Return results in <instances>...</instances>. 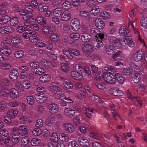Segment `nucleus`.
<instances>
[{
    "label": "nucleus",
    "mask_w": 147,
    "mask_h": 147,
    "mask_svg": "<svg viewBox=\"0 0 147 147\" xmlns=\"http://www.w3.org/2000/svg\"><path fill=\"white\" fill-rule=\"evenodd\" d=\"M103 79L109 84H113L116 81L115 76L107 72L103 73Z\"/></svg>",
    "instance_id": "obj_1"
},
{
    "label": "nucleus",
    "mask_w": 147,
    "mask_h": 147,
    "mask_svg": "<svg viewBox=\"0 0 147 147\" xmlns=\"http://www.w3.org/2000/svg\"><path fill=\"white\" fill-rule=\"evenodd\" d=\"M70 25L72 30L74 31L78 30L80 27V22L77 18H74L71 20Z\"/></svg>",
    "instance_id": "obj_2"
},
{
    "label": "nucleus",
    "mask_w": 147,
    "mask_h": 147,
    "mask_svg": "<svg viewBox=\"0 0 147 147\" xmlns=\"http://www.w3.org/2000/svg\"><path fill=\"white\" fill-rule=\"evenodd\" d=\"M47 97L46 94L40 92L36 94L35 98L37 102L39 103L42 104L46 101Z\"/></svg>",
    "instance_id": "obj_3"
},
{
    "label": "nucleus",
    "mask_w": 147,
    "mask_h": 147,
    "mask_svg": "<svg viewBox=\"0 0 147 147\" xmlns=\"http://www.w3.org/2000/svg\"><path fill=\"white\" fill-rule=\"evenodd\" d=\"M133 59L136 61H143L144 59V52L141 51H137L134 55Z\"/></svg>",
    "instance_id": "obj_4"
},
{
    "label": "nucleus",
    "mask_w": 147,
    "mask_h": 147,
    "mask_svg": "<svg viewBox=\"0 0 147 147\" xmlns=\"http://www.w3.org/2000/svg\"><path fill=\"white\" fill-rule=\"evenodd\" d=\"M109 93L111 94L117 96H122L123 94V92L119 90L117 88H113L109 91Z\"/></svg>",
    "instance_id": "obj_5"
},
{
    "label": "nucleus",
    "mask_w": 147,
    "mask_h": 147,
    "mask_svg": "<svg viewBox=\"0 0 147 147\" xmlns=\"http://www.w3.org/2000/svg\"><path fill=\"white\" fill-rule=\"evenodd\" d=\"M12 32V28L9 26H5L0 28V33L2 34H8Z\"/></svg>",
    "instance_id": "obj_6"
},
{
    "label": "nucleus",
    "mask_w": 147,
    "mask_h": 147,
    "mask_svg": "<svg viewBox=\"0 0 147 147\" xmlns=\"http://www.w3.org/2000/svg\"><path fill=\"white\" fill-rule=\"evenodd\" d=\"M48 108L49 112L53 114L57 113L58 111L59 108L55 104L52 103L48 106Z\"/></svg>",
    "instance_id": "obj_7"
},
{
    "label": "nucleus",
    "mask_w": 147,
    "mask_h": 147,
    "mask_svg": "<svg viewBox=\"0 0 147 147\" xmlns=\"http://www.w3.org/2000/svg\"><path fill=\"white\" fill-rule=\"evenodd\" d=\"M105 51L108 55H112L115 53L113 49V47L112 45H107L105 46Z\"/></svg>",
    "instance_id": "obj_8"
},
{
    "label": "nucleus",
    "mask_w": 147,
    "mask_h": 147,
    "mask_svg": "<svg viewBox=\"0 0 147 147\" xmlns=\"http://www.w3.org/2000/svg\"><path fill=\"white\" fill-rule=\"evenodd\" d=\"M71 16L70 12L67 10H65L62 14L61 16L62 20L63 21H68L70 19Z\"/></svg>",
    "instance_id": "obj_9"
},
{
    "label": "nucleus",
    "mask_w": 147,
    "mask_h": 147,
    "mask_svg": "<svg viewBox=\"0 0 147 147\" xmlns=\"http://www.w3.org/2000/svg\"><path fill=\"white\" fill-rule=\"evenodd\" d=\"M92 38L91 35L88 33L83 34L81 37L82 41L84 42H90Z\"/></svg>",
    "instance_id": "obj_10"
},
{
    "label": "nucleus",
    "mask_w": 147,
    "mask_h": 147,
    "mask_svg": "<svg viewBox=\"0 0 147 147\" xmlns=\"http://www.w3.org/2000/svg\"><path fill=\"white\" fill-rule=\"evenodd\" d=\"M94 23L96 27L99 29H102L105 26L104 22L100 18L96 19Z\"/></svg>",
    "instance_id": "obj_11"
},
{
    "label": "nucleus",
    "mask_w": 147,
    "mask_h": 147,
    "mask_svg": "<svg viewBox=\"0 0 147 147\" xmlns=\"http://www.w3.org/2000/svg\"><path fill=\"white\" fill-rule=\"evenodd\" d=\"M18 132L21 136H23L27 135L28 133V131L26 126L25 125L20 126L18 128Z\"/></svg>",
    "instance_id": "obj_12"
},
{
    "label": "nucleus",
    "mask_w": 147,
    "mask_h": 147,
    "mask_svg": "<svg viewBox=\"0 0 147 147\" xmlns=\"http://www.w3.org/2000/svg\"><path fill=\"white\" fill-rule=\"evenodd\" d=\"M18 75L19 73L18 71L16 69H12L10 73L9 77L11 80H15L17 79Z\"/></svg>",
    "instance_id": "obj_13"
},
{
    "label": "nucleus",
    "mask_w": 147,
    "mask_h": 147,
    "mask_svg": "<svg viewBox=\"0 0 147 147\" xmlns=\"http://www.w3.org/2000/svg\"><path fill=\"white\" fill-rule=\"evenodd\" d=\"M78 141L79 142L80 144L82 147H90L88 141L83 138H78Z\"/></svg>",
    "instance_id": "obj_14"
},
{
    "label": "nucleus",
    "mask_w": 147,
    "mask_h": 147,
    "mask_svg": "<svg viewBox=\"0 0 147 147\" xmlns=\"http://www.w3.org/2000/svg\"><path fill=\"white\" fill-rule=\"evenodd\" d=\"M123 41L125 44L131 47H132L134 46V44L132 40V39L130 36H126L125 37Z\"/></svg>",
    "instance_id": "obj_15"
},
{
    "label": "nucleus",
    "mask_w": 147,
    "mask_h": 147,
    "mask_svg": "<svg viewBox=\"0 0 147 147\" xmlns=\"http://www.w3.org/2000/svg\"><path fill=\"white\" fill-rule=\"evenodd\" d=\"M65 130L68 133H73L74 131V127L70 123H64L63 124Z\"/></svg>",
    "instance_id": "obj_16"
},
{
    "label": "nucleus",
    "mask_w": 147,
    "mask_h": 147,
    "mask_svg": "<svg viewBox=\"0 0 147 147\" xmlns=\"http://www.w3.org/2000/svg\"><path fill=\"white\" fill-rule=\"evenodd\" d=\"M71 75L72 77L74 79L80 81L83 79L82 75L79 73L75 71H71Z\"/></svg>",
    "instance_id": "obj_17"
},
{
    "label": "nucleus",
    "mask_w": 147,
    "mask_h": 147,
    "mask_svg": "<svg viewBox=\"0 0 147 147\" xmlns=\"http://www.w3.org/2000/svg\"><path fill=\"white\" fill-rule=\"evenodd\" d=\"M55 83L53 82L51 86L49 88V90L53 92L54 93H56L57 92H61V89L56 86H55L54 84Z\"/></svg>",
    "instance_id": "obj_18"
},
{
    "label": "nucleus",
    "mask_w": 147,
    "mask_h": 147,
    "mask_svg": "<svg viewBox=\"0 0 147 147\" xmlns=\"http://www.w3.org/2000/svg\"><path fill=\"white\" fill-rule=\"evenodd\" d=\"M0 52L4 55L7 56L11 54V51L8 47H2L0 49Z\"/></svg>",
    "instance_id": "obj_19"
},
{
    "label": "nucleus",
    "mask_w": 147,
    "mask_h": 147,
    "mask_svg": "<svg viewBox=\"0 0 147 147\" xmlns=\"http://www.w3.org/2000/svg\"><path fill=\"white\" fill-rule=\"evenodd\" d=\"M10 97L14 99L17 97L19 93L17 90L14 88H12L10 91Z\"/></svg>",
    "instance_id": "obj_20"
},
{
    "label": "nucleus",
    "mask_w": 147,
    "mask_h": 147,
    "mask_svg": "<svg viewBox=\"0 0 147 147\" xmlns=\"http://www.w3.org/2000/svg\"><path fill=\"white\" fill-rule=\"evenodd\" d=\"M81 49L83 52L86 53L89 51H92V49L89 44H85L82 45Z\"/></svg>",
    "instance_id": "obj_21"
},
{
    "label": "nucleus",
    "mask_w": 147,
    "mask_h": 147,
    "mask_svg": "<svg viewBox=\"0 0 147 147\" xmlns=\"http://www.w3.org/2000/svg\"><path fill=\"white\" fill-rule=\"evenodd\" d=\"M33 73L36 74L40 75L45 73L44 69L40 67L33 69H32Z\"/></svg>",
    "instance_id": "obj_22"
},
{
    "label": "nucleus",
    "mask_w": 147,
    "mask_h": 147,
    "mask_svg": "<svg viewBox=\"0 0 147 147\" xmlns=\"http://www.w3.org/2000/svg\"><path fill=\"white\" fill-rule=\"evenodd\" d=\"M95 39L96 40L94 43V45L95 46V49L96 50H100L103 47V43L102 41L96 39Z\"/></svg>",
    "instance_id": "obj_23"
},
{
    "label": "nucleus",
    "mask_w": 147,
    "mask_h": 147,
    "mask_svg": "<svg viewBox=\"0 0 147 147\" xmlns=\"http://www.w3.org/2000/svg\"><path fill=\"white\" fill-rule=\"evenodd\" d=\"M39 80L42 82H48L50 80V77L48 75L45 74L41 76L39 78Z\"/></svg>",
    "instance_id": "obj_24"
},
{
    "label": "nucleus",
    "mask_w": 147,
    "mask_h": 147,
    "mask_svg": "<svg viewBox=\"0 0 147 147\" xmlns=\"http://www.w3.org/2000/svg\"><path fill=\"white\" fill-rule=\"evenodd\" d=\"M10 19V17L8 16H2L0 19V24H7Z\"/></svg>",
    "instance_id": "obj_25"
},
{
    "label": "nucleus",
    "mask_w": 147,
    "mask_h": 147,
    "mask_svg": "<svg viewBox=\"0 0 147 147\" xmlns=\"http://www.w3.org/2000/svg\"><path fill=\"white\" fill-rule=\"evenodd\" d=\"M65 114L69 117H72L75 114V111L70 108H66L64 111Z\"/></svg>",
    "instance_id": "obj_26"
},
{
    "label": "nucleus",
    "mask_w": 147,
    "mask_h": 147,
    "mask_svg": "<svg viewBox=\"0 0 147 147\" xmlns=\"http://www.w3.org/2000/svg\"><path fill=\"white\" fill-rule=\"evenodd\" d=\"M63 53L65 55L67 58V59L69 60H71L73 59V55L70 53V49L69 51L63 49L62 50Z\"/></svg>",
    "instance_id": "obj_27"
},
{
    "label": "nucleus",
    "mask_w": 147,
    "mask_h": 147,
    "mask_svg": "<svg viewBox=\"0 0 147 147\" xmlns=\"http://www.w3.org/2000/svg\"><path fill=\"white\" fill-rule=\"evenodd\" d=\"M108 40L110 43L112 44H115L116 42H120L121 39L120 38L116 39V38L113 36H110L108 38Z\"/></svg>",
    "instance_id": "obj_28"
},
{
    "label": "nucleus",
    "mask_w": 147,
    "mask_h": 147,
    "mask_svg": "<svg viewBox=\"0 0 147 147\" xmlns=\"http://www.w3.org/2000/svg\"><path fill=\"white\" fill-rule=\"evenodd\" d=\"M131 78L134 82L135 83H138L140 80V76L138 74L134 73L131 75Z\"/></svg>",
    "instance_id": "obj_29"
},
{
    "label": "nucleus",
    "mask_w": 147,
    "mask_h": 147,
    "mask_svg": "<svg viewBox=\"0 0 147 147\" xmlns=\"http://www.w3.org/2000/svg\"><path fill=\"white\" fill-rule=\"evenodd\" d=\"M100 17H102L103 20H106L110 18V15L108 12L104 11L100 13Z\"/></svg>",
    "instance_id": "obj_30"
},
{
    "label": "nucleus",
    "mask_w": 147,
    "mask_h": 147,
    "mask_svg": "<svg viewBox=\"0 0 147 147\" xmlns=\"http://www.w3.org/2000/svg\"><path fill=\"white\" fill-rule=\"evenodd\" d=\"M18 113V111L16 110H10L7 112L9 117L13 118H14Z\"/></svg>",
    "instance_id": "obj_31"
},
{
    "label": "nucleus",
    "mask_w": 147,
    "mask_h": 147,
    "mask_svg": "<svg viewBox=\"0 0 147 147\" xmlns=\"http://www.w3.org/2000/svg\"><path fill=\"white\" fill-rule=\"evenodd\" d=\"M115 76L119 84H122L123 83L124 79V78L122 77V75L119 73H116L115 74Z\"/></svg>",
    "instance_id": "obj_32"
},
{
    "label": "nucleus",
    "mask_w": 147,
    "mask_h": 147,
    "mask_svg": "<svg viewBox=\"0 0 147 147\" xmlns=\"http://www.w3.org/2000/svg\"><path fill=\"white\" fill-rule=\"evenodd\" d=\"M104 69L106 71H110L111 73H113L117 71V69L114 67L107 65L104 67Z\"/></svg>",
    "instance_id": "obj_33"
},
{
    "label": "nucleus",
    "mask_w": 147,
    "mask_h": 147,
    "mask_svg": "<svg viewBox=\"0 0 147 147\" xmlns=\"http://www.w3.org/2000/svg\"><path fill=\"white\" fill-rule=\"evenodd\" d=\"M140 23L142 27L147 29V17H142Z\"/></svg>",
    "instance_id": "obj_34"
},
{
    "label": "nucleus",
    "mask_w": 147,
    "mask_h": 147,
    "mask_svg": "<svg viewBox=\"0 0 147 147\" xmlns=\"http://www.w3.org/2000/svg\"><path fill=\"white\" fill-rule=\"evenodd\" d=\"M10 25L12 26H15L19 24V20L18 18L14 17L10 20Z\"/></svg>",
    "instance_id": "obj_35"
},
{
    "label": "nucleus",
    "mask_w": 147,
    "mask_h": 147,
    "mask_svg": "<svg viewBox=\"0 0 147 147\" xmlns=\"http://www.w3.org/2000/svg\"><path fill=\"white\" fill-rule=\"evenodd\" d=\"M62 11V10L61 8H56L53 10V13L54 15L57 17H59L61 16Z\"/></svg>",
    "instance_id": "obj_36"
},
{
    "label": "nucleus",
    "mask_w": 147,
    "mask_h": 147,
    "mask_svg": "<svg viewBox=\"0 0 147 147\" xmlns=\"http://www.w3.org/2000/svg\"><path fill=\"white\" fill-rule=\"evenodd\" d=\"M37 21L38 23L42 26H44L46 24V20L43 17H38Z\"/></svg>",
    "instance_id": "obj_37"
},
{
    "label": "nucleus",
    "mask_w": 147,
    "mask_h": 147,
    "mask_svg": "<svg viewBox=\"0 0 147 147\" xmlns=\"http://www.w3.org/2000/svg\"><path fill=\"white\" fill-rule=\"evenodd\" d=\"M20 136L18 134H14L12 136L11 140L13 143L17 144L20 140Z\"/></svg>",
    "instance_id": "obj_38"
},
{
    "label": "nucleus",
    "mask_w": 147,
    "mask_h": 147,
    "mask_svg": "<svg viewBox=\"0 0 147 147\" xmlns=\"http://www.w3.org/2000/svg\"><path fill=\"white\" fill-rule=\"evenodd\" d=\"M110 107L112 115L114 118L116 119L115 117H120L118 113L114 109V108L115 107V106L114 105H113L112 106H110Z\"/></svg>",
    "instance_id": "obj_39"
},
{
    "label": "nucleus",
    "mask_w": 147,
    "mask_h": 147,
    "mask_svg": "<svg viewBox=\"0 0 147 147\" xmlns=\"http://www.w3.org/2000/svg\"><path fill=\"white\" fill-rule=\"evenodd\" d=\"M39 11L41 12L46 11L48 9V7L45 4H40L38 6Z\"/></svg>",
    "instance_id": "obj_40"
},
{
    "label": "nucleus",
    "mask_w": 147,
    "mask_h": 147,
    "mask_svg": "<svg viewBox=\"0 0 147 147\" xmlns=\"http://www.w3.org/2000/svg\"><path fill=\"white\" fill-rule=\"evenodd\" d=\"M129 32V31L127 30L126 28L121 27L119 31V33L121 36H124L126 35Z\"/></svg>",
    "instance_id": "obj_41"
},
{
    "label": "nucleus",
    "mask_w": 147,
    "mask_h": 147,
    "mask_svg": "<svg viewBox=\"0 0 147 147\" xmlns=\"http://www.w3.org/2000/svg\"><path fill=\"white\" fill-rule=\"evenodd\" d=\"M103 73L101 74V72L98 71L96 73L94 76V79L96 80H100L103 79Z\"/></svg>",
    "instance_id": "obj_42"
},
{
    "label": "nucleus",
    "mask_w": 147,
    "mask_h": 147,
    "mask_svg": "<svg viewBox=\"0 0 147 147\" xmlns=\"http://www.w3.org/2000/svg\"><path fill=\"white\" fill-rule=\"evenodd\" d=\"M40 143V139L37 138H35L32 139L31 141V144L33 146L38 145Z\"/></svg>",
    "instance_id": "obj_43"
},
{
    "label": "nucleus",
    "mask_w": 147,
    "mask_h": 147,
    "mask_svg": "<svg viewBox=\"0 0 147 147\" xmlns=\"http://www.w3.org/2000/svg\"><path fill=\"white\" fill-rule=\"evenodd\" d=\"M58 35L55 33H52L51 34L50 38L51 41L53 42H57L58 41Z\"/></svg>",
    "instance_id": "obj_44"
},
{
    "label": "nucleus",
    "mask_w": 147,
    "mask_h": 147,
    "mask_svg": "<svg viewBox=\"0 0 147 147\" xmlns=\"http://www.w3.org/2000/svg\"><path fill=\"white\" fill-rule=\"evenodd\" d=\"M51 141L55 143H57L58 141V136L55 133H53L51 138Z\"/></svg>",
    "instance_id": "obj_45"
},
{
    "label": "nucleus",
    "mask_w": 147,
    "mask_h": 147,
    "mask_svg": "<svg viewBox=\"0 0 147 147\" xmlns=\"http://www.w3.org/2000/svg\"><path fill=\"white\" fill-rule=\"evenodd\" d=\"M70 38L74 40H77L80 37V35L77 33H72L69 35Z\"/></svg>",
    "instance_id": "obj_46"
},
{
    "label": "nucleus",
    "mask_w": 147,
    "mask_h": 147,
    "mask_svg": "<svg viewBox=\"0 0 147 147\" xmlns=\"http://www.w3.org/2000/svg\"><path fill=\"white\" fill-rule=\"evenodd\" d=\"M113 57L116 59L119 60H122L124 58L123 55L121 52L117 53L115 55L113 56Z\"/></svg>",
    "instance_id": "obj_47"
},
{
    "label": "nucleus",
    "mask_w": 147,
    "mask_h": 147,
    "mask_svg": "<svg viewBox=\"0 0 147 147\" xmlns=\"http://www.w3.org/2000/svg\"><path fill=\"white\" fill-rule=\"evenodd\" d=\"M10 84L9 81L7 79H3L0 81V85L1 86H8Z\"/></svg>",
    "instance_id": "obj_48"
},
{
    "label": "nucleus",
    "mask_w": 147,
    "mask_h": 147,
    "mask_svg": "<svg viewBox=\"0 0 147 147\" xmlns=\"http://www.w3.org/2000/svg\"><path fill=\"white\" fill-rule=\"evenodd\" d=\"M29 142V138L27 136L24 137L21 140L22 145L24 146L26 145Z\"/></svg>",
    "instance_id": "obj_49"
},
{
    "label": "nucleus",
    "mask_w": 147,
    "mask_h": 147,
    "mask_svg": "<svg viewBox=\"0 0 147 147\" xmlns=\"http://www.w3.org/2000/svg\"><path fill=\"white\" fill-rule=\"evenodd\" d=\"M69 64L67 63H62L61 65V68L62 70L65 72H68L70 69L69 67L68 66Z\"/></svg>",
    "instance_id": "obj_50"
},
{
    "label": "nucleus",
    "mask_w": 147,
    "mask_h": 147,
    "mask_svg": "<svg viewBox=\"0 0 147 147\" xmlns=\"http://www.w3.org/2000/svg\"><path fill=\"white\" fill-rule=\"evenodd\" d=\"M28 103L30 105H33L35 102L34 97L32 96H28L26 98Z\"/></svg>",
    "instance_id": "obj_51"
},
{
    "label": "nucleus",
    "mask_w": 147,
    "mask_h": 147,
    "mask_svg": "<svg viewBox=\"0 0 147 147\" xmlns=\"http://www.w3.org/2000/svg\"><path fill=\"white\" fill-rule=\"evenodd\" d=\"M62 6L63 8L65 9H70L71 7V3L69 1H66L62 4Z\"/></svg>",
    "instance_id": "obj_52"
},
{
    "label": "nucleus",
    "mask_w": 147,
    "mask_h": 147,
    "mask_svg": "<svg viewBox=\"0 0 147 147\" xmlns=\"http://www.w3.org/2000/svg\"><path fill=\"white\" fill-rule=\"evenodd\" d=\"M62 83L64 86L67 88L72 89L73 87V85L71 82H67L65 81L63 82Z\"/></svg>",
    "instance_id": "obj_53"
},
{
    "label": "nucleus",
    "mask_w": 147,
    "mask_h": 147,
    "mask_svg": "<svg viewBox=\"0 0 147 147\" xmlns=\"http://www.w3.org/2000/svg\"><path fill=\"white\" fill-rule=\"evenodd\" d=\"M100 9L99 8H97V7L96 8L94 7L91 10V14L92 15H94V16H96L100 12Z\"/></svg>",
    "instance_id": "obj_54"
},
{
    "label": "nucleus",
    "mask_w": 147,
    "mask_h": 147,
    "mask_svg": "<svg viewBox=\"0 0 147 147\" xmlns=\"http://www.w3.org/2000/svg\"><path fill=\"white\" fill-rule=\"evenodd\" d=\"M68 147H79V144L75 140L69 142Z\"/></svg>",
    "instance_id": "obj_55"
},
{
    "label": "nucleus",
    "mask_w": 147,
    "mask_h": 147,
    "mask_svg": "<svg viewBox=\"0 0 147 147\" xmlns=\"http://www.w3.org/2000/svg\"><path fill=\"white\" fill-rule=\"evenodd\" d=\"M41 130L38 128L34 129L32 131V133L35 136L40 135L41 134Z\"/></svg>",
    "instance_id": "obj_56"
},
{
    "label": "nucleus",
    "mask_w": 147,
    "mask_h": 147,
    "mask_svg": "<svg viewBox=\"0 0 147 147\" xmlns=\"http://www.w3.org/2000/svg\"><path fill=\"white\" fill-rule=\"evenodd\" d=\"M123 74L125 76H129L131 73V69L128 67L124 68L123 71Z\"/></svg>",
    "instance_id": "obj_57"
},
{
    "label": "nucleus",
    "mask_w": 147,
    "mask_h": 147,
    "mask_svg": "<svg viewBox=\"0 0 147 147\" xmlns=\"http://www.w3.org/2000/svg\"><path fill=\"white\" fill-rule=\"evenodd\" d=\"M24 53L23 51L21 50H19L18 51L15 52L14 54V56L16 58H20L23 56Z\"/></svg>",
    "instance_id": "obj_58"
},
{
    "label": "nucleus",
    "mask_w": 147,
    "mask_h": 147,
    "mask_svg": "<svg viewBox=\"0 0 147 147\" xmlns=\"http://www.w3.org/2000/svg\"><path fill=\"white\" fill-rule=\"evenodd\" d=\"M93 110L91 109H88L86 110L85 113L88 118H90L93 113Z\"/></svg>",
    "instance_id": "obj_59"
},
{
    "label": "nucleus",
    "mask_w": 147,
    "mask_h": 147,
    "mask_svg": "<svg viewBox=\"0 0 147 147\" xmlns=\"http://www.w3.org/2000/svg\"><path fill=\"white\" fill-rule=\"evenodd\" d=\"M11 67L10 64L6 63H4L0 66V68L3 70L10 69Z\"/></svg>",
    "instance_id": "obj_60"
},
{
    "label": "nucleus",
    "mask_w": 147,
    "mask_h": 147,
    "mask_svg": "<svg viewBox=\"0 0 147 147\" xmlns=\"http://www.w3.org/2000/svg\"><path fill=\"white\" fill-rule=\"evenodd\" d=\"M23 85L26 89H28L30 86V82L28 80H26L24 81Z\"/></svg>",
    "instance_id": "obj_61"
},
{
    "label": "nucleus",
    "mask_w": 147,
    "mask_h": 147,
    "mask_svg": "<svg viewBox=\"0 0 147 147\" xmlns=\"http://www.w3.org/2000/svg\"><path fill=\"white\" fill-rule=\"evenodd\" d=\"M16 88L20 90H23V84L19 81H17L16 82Z\"/></svg>",
    "instance_id": "obj_62"
},
{
    "label": "nucleus",
    "mask_w": 147,
    "mask_h": 147,
    "mask_svg": "<svg viewBox=\"0 0 147 147\" xmlns=\"http://www.w3.org/2000/svg\"><path fill=\"white\" fill-rule=\"evenodd\" d=\"M32 17V15L31 13H26L23 16V18L24 20H26L30 19Z\"/></svg>",
    "instance_id": "obj_63"
},
{
    "label": "nucleus",
    "mask_w": 147,
    "mask_h": 147,
    "mask_svg": "<svg viewBox=\"0 0 147 147\" xmlns=\"http://www.w3.org/2000/svg\"><path fill=\"white\" fill-rule=\"evenodd\" d=\"M43 125V122L42 119H39L36 122L35 126L36 127H41Z\"/></svg>",
    "instance_id": "obj_64"
}]
</instances>
